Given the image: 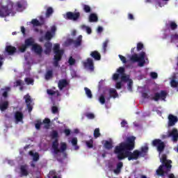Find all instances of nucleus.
<instances>
[{
	"instance_id": "nucleus-1",
	"label": "nucleus",
	"mask_w": 178,
	"mask_h": 178,
	"mask_svg": "<svg viewBox=\"0 0 178 178\" xmlns=\"http://www.w3.org/2000/svg\"><path fill=\"white\" fill-rule=\"evenodd\" d=\"M134 147H136V136H134L127 137L125 142H122L116 146L114 152L118 161H123L125 158H128V161H137L141 156V153L138 149L131 152Z\"/></svg>"
},
{
	"instance_id": "nucleus-2",
	"label": "nucleus",
	"mask_w": 178,
	"mask_h": 178,
	"mask_svg": "<svg viewBox=\"0 0 178 178\" xmlns=\"http://www.w3.org/2000/svg\"><path fill=\"white\" fill-rule=\"evenodd\" d=\"M6 5L0 6V17H8V16H15V3L10 0H6Z\"/></svg>"
},
{
	"instance_id": "nucleus-3",
	"label": "nucleus",
	"mask_w": 178,
	"mask_h": 178,
	"mask_svg": "<svg viewBox=\"0 0 178 178\" xmlns=\"http://www.w3.org/2000/svg\"><path fill=\"white\" fill-rule=\"evenodd\" d=\"M51 147L54 149V152L55 155H58V154H59V152H63L64 156H66L67 154L65 152L66 151V149L67 148V145H66L65 143H61L60 149H59V140L56 139L52 143Z\"/></svg>"
},
{
	"instance_id": "nucleus-4",
	"label": "nucleus",
	"mask_w": 178,
	"mask_h": 178,
	"mask_svg": "<svg viewBox=\"0 0 178 178\" xmlns=\"http://www.w3.org/2000/svg\"><path fill=\"white\" fill-rule=\"evenodd\" d=\"M161 165H159L158 168V173L159 171L162 172V169H167L168 170H172V161L171 160H168V156L166 154H163L161 159Z\"/></svg>"
},
{
	"instance_id": "nucleus-5",
	"label": "nucleus",
	"mask_w": 178,
	"mask_h": 178,
	"mask_svg": "<svg viewBox=\"0 0 178 178\" xmlns=\"http://www.w3.org/2000/svg\"><path fill=\"white\" fill-rule=\"evenodd\" d=\"M152 147H156V150L159 154H162L165 151L166 145L165 142L162 141L161 139H154L152 142Z\"/></svg>"
},
{
	"instance_id": "nucleus-6",
	"label": "nucleus",
	"mask_w": 178,
	"mask_h": 178,
	"mask_svg": "<svg viewBox=\"0 0 178 178\" xmlns=\"http://www.w3.org/2000/svg\"><path fill=\"white\" fill-rule=\"evenodd\" d=\"M83 42V35H80L77 37L76 40L67 39L65 42L66 45H74V48L81 47Z\"/></svg>"
},
{
	"instance_id": "nucleus-7",
	"label": "nucleus",
	"mask_w": 178,
	"mask_h": 178,
	"mask_svg": "<svg viewBox=\"0 0 178 178\" xmlns=\"http://www.w3.org/2000/svg\"><path fill=\"white\" fill-rule=\"evenodd\" d=\"M166 97H168V92L165 90H161L160 92H155L151 99L155 101V102H158L159 100L166 101Z\"/></svg>"
},
{
	"instance_id": "nucleus-8",
	"label": "nucleus",
	"mask_w": 178,
	"mask_h": 178,
	"mask_svg": "<svg viewBox=\"0 0 178 178\" xmlns=\"http://www.w3.org/2000/svg\"><path fill=\"white\" fill-rule=\"evenodd\" d=\"M42 124H44V129L48 130L49 127H51V120L49 118H45L42 122H41V120H38L37 123L35 124V127L37 130H40Z\"/></svg>"
},
{
	"instance_id": "nucleus-9",
	"label": "nucleus",
	"mask_w": 178,
	"mask_h": 178,
	"mask_svg": "<svg viewBox=\"0 0 178 178\" xmlns=\"http://www.w3.org/2000/svg\"><path fill=\"white\" fill-rule=\"evenodd\" d=\"M65 18L67 19V20L76 22V20L80 19V13L67 12Z\"/></svg>"
},
{
	"instance_id": "nucleus-10",
	"label": "nucleus",
	"mask_w": 178,
	"mask_h": 178,
	"mask_svg": "<svg viewBox=\"0 0 178 178\" xmlns=\"http://www.w3.org/2000/svg\"><path fill=\"white\" fill-rule=\"evenodd\" d=\"M17 51V49H16L15 46L7 45L5 48L4 55L7 54L9 56H11L12 55H15V54H16Z\"/></svg>"
},
{
	"instance_id": "nucleus-11",
	"label": "nucleus",
	"mask_w": 178,
	"mask_h": 178,
	"mask_svg": "<svg viewBox=\"0 0 178 178\" xmlns=\"http://www.w3.org/2000/svg\"><path fill=\"white\" fill-rule=\"evenodd\" d=\"M83 66L88 67L90 72H94V61L91 58H88L86 62L83 63Z\"/></svg>"
},
{
	"instance_id": "nucleus-12",
	"label": "nucleus",
	"mask_w": 178,
	"mask_h": 178,
	"mask_svg": "<svg viewBox=\"0 0 178 178\" xmlns=\"http://www.w3.org/2000/svg\"><path fill=\"white\" fill-rule=\"evenodd\" d=\"M178 122V118L176 115L170 114L168 115V127H172Z\"/></svg>"
},
{
	"instance_id": "nucleus-13",
	"label": "nucleus",
	"mask_w": 178,
	"mask_h": 178,
	"mask_svg": "<svg viewBox=\"0 0 178 178\" xmlns=\"http://www.w3.org/2000/svg\"><path fill=\"white\" fill-rule=\"evenodd\" d=\"M14 118L15 123H19V122H23V119H24V114H23L22 111H15L14 113Z\"/></svg>"
},
{
	"instance_id": "nucleus-14",
	"label": "nucleus",
	"mask_w": 178,
	"mask_h": 178,
	"mask_svg": "<svg viewBox=\"0 0 178 178\" xmlns=\"http://www.w3.org/2000/svg\"><path fill=\"white\" fill-rule=\"evenodd\" d=\"M24 99H25V102L26 104V108L29 111V112H31V111H33V106L31 105V97L29 95H26L24 97Z\"/></svg>"
},
{
	"instance_id": "nucleus-15",
	"label": "nucleus",
	"mask_w": 178,
	"mask_h": 178,
	"mask_svg": "<svg viewBox=\"0 0 178 178\" xmlns=\"http://www.w3.org/2000/svg\"><path fill=\"white\" fill-rule=\"evenodd\" d=\"M168 137H172V141L177 143L178 141V131L174 128L172 131L168 132Z\"/></svg>"
},
{
	"instance_id": "nucleus-16",
	"label": "nucleus",
	"mask_w": 178,
	"mask_h": 178,
	"mask_svg": "<svg viewBox=\"0 0 178 178\" xmlns=\"http://www.w3.org/2000/svg\"><path fill=\"white\" fill-rule=\"evenodd\" d=\"M69 86V81L66 79H63L58 81V87L60 91L63 90V88H66Z\"/></svg>"
},
{
	"instance_id": "nucleus-17",
	"label": "nucleus",
	"mask_w": 178,
	"mask_h": 178,
	"mask_svg": "<svg viewBox=\"0 0 178 178\" xmlns=\"http://www.w3.org/2000/svg\"><path fill=\"white\" fill-rule=\"evenodd\" d=\"M32 51H35V54L41 56L42 55V47L38 44H35L32 47Z\"/></svg>"
},
{
	"instance_id": "nucleus-18",
	"label": "nucleus",
	"mask_w": 178,
	"mask_h": 178,
	"mask_svg": "<svg viewBox=\"0 0 178 178\" xmlns=\"http://www.w3.org/2000/svg\"><path fill=\"white\" fill-rule=\"evenodd\" d=\"M118 97H119V94H118L116 89L111 88L109 90V97H106V100L111 101V98H118Z\"/></svg>"
},
{
	"instance_id": "nucleus-19",
	"label": "nucleus",
	"mask_w": 178,
	"mask_h": 178,
	"mask_svg": "<svg viewBox=\"0 0 178 178\" xmlns=\"http://www.w3.org/2000/svg\"><path fill=\"white\" fill-rule=\"evenodd\" d=\"M172 170H168V168H161V171H159L158 169L156 170V174L157 176H161L162 178H165V175L168 176V173H169Z\"/></svg>"
},
{
	"instance_id": "nucleus-20",
	"label": "nucleus",
	"mask_w": 178,
	"mask_h": 178,
	"mask_svg": "<svg viewBox=\"0 0 178 178\" xmlns=\"http://www.w3.org/2000/svg\"><path fill=\"white\" fill-rule=\"evenodd\" d=\"M44 79L47 81L54 79V70H47L44 74Z\"/></svg>"
},
{
	"instance_id": "nucleus-21",
	"label": "nucleus",
	"mask_w": 178,
	"mask_h": 178,
	"mask_svg": "<svg viewBox=\"0 0 178 178\" xmlns=\"http://www.w3.org/2000/svg\"><path fill=\"white\" fill-rule=\"evenodd\" d=\"M138 66L140 67H143L144 65H145V52L142 51L140 54V60L138 61Z\"/></svg>"
},
{
	"instance_id": "nucleus-22",
	"label": "nucleus",
	"mask_w": 178,
	"mask_h": 178,
	"mask_svg": "<svg viewBox=\"0 0 178 178\" xmlns=\"http://www.w3.org/2000/svg\"><path fill=\"white\" fill-rule=\"evenodd\" d=\"M29 166L27 165H22L20 166L21 176H29Z\"/></svg>"
},
{
	"instance_id": "nucleus-23",
	"label": "nucleus",
	"mask_w": 178,
	"mask_h": 178,
	"mask_svg": "<svg viewBox=\"0 0 178 178\" xmlns=\"http://www.w3.org/2000/svg\"><path fill=\"white\" fill-rule=\"evenodd\" d=\"M9 108V102L8 101H4L0 102V111L1 112H5L6 109Z\"/></svg>"
},
{
	"instance_id": "nucleus-24",
	"label": "nucleus",
	"mask_w": 178,
	"mask_h": 178,
	"mask_svg": "<svg viewBox=\"0 0 178 178\" xmlns=\"http://www.w3.org/2000/svg\"><path fill=\"white\" fill-rule=\"evenodd\" d=\"M35 44V41L34 40V38H29L25 40L24 44L29 48V47H33V45Z\"/></svg>"
},
{
	"instance_id": "nucleus-25",
	"label": "nucleus",
	"mask_w": 178,
	"mask_h": 178,
	"mask_svg": "<svg viewBox=\"0 0 178 178\" xmlns=\"http://www.w3.org/2000/svg\"><path fill=\"white\" fill-rule=\"evenodd\" d=\"M166 29H171L172 30H176L177 29V24L173 21H169L165 24Z\"/></svg>"
},
{
	"instance_id": "nucleus-26",
	"label": "nucleus",
	"mask_w": 178,
	"mask_h": 178,
	"mask_svg": "<svg viewBox=\"0 0 178 178\" xmlns=\"http://www.w3.org/2000/svg\"><path fill=\"white\" fill-rule=\"evenodd\" d=\"M90 56L95 60H101V54H99V52L97 51H93L90 52Z\"/></svg>"
},
{
	"instance_id": "nucleus-27",
	"label": "nucleus",
	"mask_w": 178,
	"mask_h": 178,
	"mask_svg": "<svg viewBox=\"0 0 178 178\" xmlns=\"http://www.w3.org/2000/svg\"><path fill=\"white\" fill-rule=\"evenodd\" d=\"M123 168V162L120 161L117 163V168L113 170L115 175H119L120 173L122 168Z\"/></svg>"
},
{
	"instance_id": "nucleus-28",
	"label": "nucleus",
	"mask_w": 178,
	"mask_h": 178,
	"mask_svg": "<svg viewBox=\"0 0 178 178\" xmlns=\"http://www.w3.org/2000/svg\"><path fill=\"white\" fill-rule=\"evenodd\" d=\"M29 154L31 156H33V160L34 161V162H37L38 161L40 160V154H38V152L34 153V152L30 151L29 152Z\"/></svg>"
},
{
	"instance_id": "nucleus-29",
	"label": "nucleus",
	"mask_w": 178,
	"mask_h": 178,
	"mask_svg": "<svg viewBox=\"0 0 178 178\" xmlns=\"http://www.w3.org/2000/svg\"><path fill=\"white\" fill-rule=\"evenodd\" d=\"M47 93L48 94V95H50L51 97H54V95H56V97H59V95H60L59 90L55 91L51 89H47Z\"/></svg>"
},
{
	"instance_id": "nucleus-30",
	"label": "nucleus",
	"mask_w": 178,
	"mask_h": 178,
	"mask_svg": "<svg viewBox=\"0 0 178 178\" xmlns=\"http://www.w3.org/2000/svg\"><path fill=\"white\" fill-rule=\"evenodd\" d=\"M44 47L46 48L44 53L46 54H49V52H51L52 49V43H51L50 42H47L44 43Z\"/></svg>"
},
{
	"instance_id": "nucleus-31",
	"label": "nucleus",
	"mask_w": 178,
	"mask_h": 178,
	"mask_svg": "<svg viewBox=\"0 0 178 178\" xmlns=\"http://www.w3.org/2000/svg\"><path fill=\"white\" fill-rule=\"evenodd\" d=\"M89 22L90 23H94L98 22V16L95 13H91L89 16Z\"/></svg>"
},
{
	"instance_id": "nucleus-32",
	"label": "nucleus",
	"mask_w": 178,
	"mask_h": 178,
	"mask_svg": "<svg viewBox=\"0 0 178 178\" xmlns=\"http://www.w3.org/2000/svg\"><path fill=\"white\" fill-rule=\"evenodd\" d=\"M130 60L134 63H136V62H138V60H140V54H139V56H138V54H133L132 56H130Z\"/></svg>"
},
{
	"instance_id": "nucleus-33",
	"label": "nucleus",
	"mask_w": 178,
	"mask_h": 178,
	"mask_svg": "<svg viewBox=\"0 0 178 178\" xmlns=\"http://www.w3.org/2000/svg\"><path fill=\"white\" fill-rule=\"evenodd\" d=\"M50 137H51V138H52V140H58V138L59 137V134L58 133V131L53 130L50 133Z\"/></svg>"
},
{
	"instance_id": "nucleus-34",
	"label": "nucleus",
	"mask_w": 178,
	"mask_h": 178,
	"mask_svg": "<svg viewBox=\"0 0 178 178\" xmlns=\"http://www.w3.org/2000/svg\"><path fill=\"white\" fill-rule=\"evenodd\" d=\"M149 147L145 145L141 147L140 153V156H145V154L147 152H148Z\"/></svg>"
},
{
	"instance_id": "nucleus-35",
	"label": "nucleus",
	"mask_w": 178,
	"mask_h": 178,
	"mask_svg": "<svg viewBox=\"0 0 178 178\" xmlns=\"http://www.w3.org/2000/svg\"><path fill=\"white\" fill-rule=\"evenodd\" d=\"M54 59L62 60V56H63V51H57L54 52Z\"/></svg>"
},
{
	"instance_id": "nucleus-36",
	"label": "nucleus",
	"mask_w": 178,
	"mask_h": 178,
	"mask_svg": "<svg viewBox=\"0 0 178 178\" xmlns=\"http://www.w3.org/2000/svg\"><path fill=\"white\" fill-rule=\"evenodd\" d=\"M53 37H54V35L52 34V33H51V31H48L46 32V33L44 35V40H46V41H51V40H52Z\"/></svg>"
},
{
	"instance_id": "nucleus-37",
	"label": "nucleus",
	"mask_w": 178,
	"mask_h": 178,
	"mask_svg": "<svg viewBox=\"0 0 178 178\" xmlns=\"http://www.w3.org/2000/svg\"><path fill=\"white\" fill-rule=\"evenodd\" d=\"M73 147H74L75 151H77L79 149V147L77 145V138H73L71 141Z\"/></svg>"
},
{
	"instance_id": "nucleus-38",
	"label": "nucleus",
	"mask_w": 178,
	"mask_h": 178,
	"mask_svg": "<svg viewBox=\"0 0 178 178\" xmlns=\"http://www.w3.org/2000/svg\"><path fill=\"white\" fill-rule=\"evenodd\" d=\"M24 81H25V83H26V84L28 86H30V84L31 86L34 85V79H33L31 78L26 77V78L24 79Z\"/></svg>"
},
{
	"instance_id": "nucleus-39",
	"label": "nucleus",
	"mask_w": 178,
	"mask_h": 178,
	"mask_svg": "<svg viewBox=\"0 0 178 178\" xmlns=\"http://www.w3.org/2000/svg\"><path fill=\"white\" fill-rule=\"evenodd\" d=\"M54 13V8L49 7L46 10V17H49Z\"/></svg>"
},
{
	"instance_id": "nucleus-40",
	"label": "nucleus",
	"mask_w": 178,
	"mask_h": 178,
	"mask_svg": "<svg viewBox=\"0 0 178 178\" xmlns=\"http://www.w3.org/2000/svg\"><path fill=\"white\" fill-rule=\"evenodd\" d=\"M1 91H3L2 95L4 98L8 97V92L10 91V88L9 87H6L5 89H1Z\"/></svg>"
},
{
	"instance_id": "nucleus-41",
	"label": "nucleus",
	"mask_w": 178,
	"mask_h": 178,
	"mask_svg": "<svg viewBox=\"0 0 178 178\" xmlns=\"http://www.w3.org/2000/svg\"><path fill=\"white\" fill-rule=\"evenodd\" d=\"M85 92L88 97V98H92V92H91V90L88 88H84Z\"/></svg>"
},
{
	"instance_id": "nucleus-42",
	"label": "nucleus",
	"mask_w": 178,
	"mask_h": 178,
	"mask_svg": "<svg viewBox=\"0 0 178 178\" xmlns=\"http://www.w3.org/2000/svg\"><path fill=\"white\" fill-rule=\"evenodd\" d=\"M104 147L106 149H112L113 146L112 145V142L106 140V142L104 143Z\"/></svg>"
},
{
	"instance_id": "nucleus-43",
	"label": "nucleus",
	"mask_w": 178,
	"mask_h": 178,
	"mask_svg": "<svg viewBox=\"0 0 178 178\" xmlns=\"http://www.w3.org/2000/svg\"><path fill=\"white\" fill-rule=\"evenodd\" d=\"M81 27L82 30H86L88 34H91V33H92V31L91 30V28H90V26H87L86 25H81Z\"/></svg>"
},
{
	"instance_id": "nucleus-44",
	"label": "nucleus",
	"mask_w": 178,
	"mask_h": 178,
	"mask_svg": "<svg viewBox=\"0 0 178 178\" xmlns=\"http://www.w3.org/2000/svg\"><path fill=\"white\" fill-rule=\"evenodd\" d=\"M93 136L95 138H98V137H101V133L99 132V128H96L94 130Z\"/></svg>"
},
{
	"instance_id": "nucleus-45",
	"label": "nucleus",
	"mask_w": 178,
	"mask_h": 178,
	"mask_svg": "<svg viewBox=\"0 0 178 178\" xmlns=\"http://www.w3.org/2000/svg\"><path fill=\"white\" fill-rule=\"evenodd\" d=\"M86 144L88 148H92L94 147V140L90 139V140H87Z\"/></svg>"
},
{
	"instance_id": "nucleus-46",
	"label": "nucleus",
	"mask_w": 178,
	"mask_h": 178,
	"mask_svg": "<svg viewBox=\"0 0 178 178\" xmlns=\"http://www.w3.org/2000/svg\"><path fill=\"white\" fill-rule=\"evenodd\" d=\"M83 10L86 13H90L91 12V7L87 4H83Z\"/></svg>"
},
{
	"instance_id": "nucleus-47",
	"label": "nucleus",
	"mask_w": 178,
	"mask_h": 178,
	"mask_svg": "<svg viewBox=\"0 0 178 178\" xmlns=\"http://www.w3.org/2000/svg\"><path fill=\"white\" fill-rule=\"evenodd\" d=\"M68 63L70 66L76 65V59H74L72 56H70L68 60Z\"/></svg>"
},
{
	"instance_id": "nucleus-48",
	"label": "nucleus",
	"mask_w": 178,
	"mask_h": 178,
	"mask_svg": "<svg viewBox=\"0 0 178 178\" xmlns=\"http://www.w3.org/2000/svg\"><path fill=\"white\" fill-rule=\"evenodd\" d=\"M31 23L33 26H41V23L40 22V21H38V19H33L31 21Z\"/></svg>"
},
{
	"instance_id": "nucleus-49",
	"label": "nucleus",
	"mask_w": 178,
	"mask_h": 178,
	"mask_svg": "<svg viewBox=\"0 0 178 178\" xmlns=\"http://www.w3.org/2000/svg\"><path fill=\"white\" fill-rule=\"evenodd\" d=\"M59 48H60L59 44H56L54 47V52H63V50H60Z\"/></svg>"
},
{
	"instance_id": "nucleus-50",
	"label": "nucleus",
	"mask_w": 178,
	"mask_h": 178,
	"mask_svg": "<svg viewBox=\"0 0 178 178\" xmlns=\"http://www.w3.org/2000/svg\"><path fill=\"white\" fill-rule=\"evenodd\" d=\"M85 116H86L88 119L92 120L95 119V115L92 113H85Z\"/></svg>"
},
{
	"instance_id": "nucleus-51",
	"label": "nucleus",
	"mask_w": 178,
	"mask_h": 178,
	"mask_svg": "<svg viewBox=\"0 0 178 178\" xmlns=\"http://www.w3.org/2000/svg\"><path fill=\"white\" fill-rule=\"evenodd\" d=\"M127 89L129 90V91H133V80H129Z\"/></svg>"
},
{
	"instance_id": "nucleus-52",
	"label": "nucleus",
	"mask_w": 178,
	"mask_h": 178,
	"mask_svg": "<svg viewBox=\"0 0 178 178\" xmlns=\"http://www.w3.org/2000/svg\"><path fill=\"white\" fill-rule=\"evenodd\" d=\"M24 85V83L20 79L17 80L15 82V85H14V87H20Z\"/></svg>"
},
{
	"instance_id": "nucleus-53",
	"label": "nucleus",
	"mask_w": 178,
	"mask_h": 178,
	"mask_svg": "<svg viewBox=\"0 0 178 178\" xmlns=\"http://www.w3.org/2000/svg\"><path fill=\"white\" fill-rule=\"evenodd\" d=\"M144 48V44L142 42H138L137 44L136 49L138 51H142Z\"/></svg>"
},
{
	"instance_id": "nucleus-54",
	"label": "nucleus",
	"mask_w": 178,
	"mask_h": 178,
	"mask_svg": "<svg viewBox=\"0 0 178 178\" xmlns=\"http://www.w3.org/2000/svg\"><path fill=\"white\" fill-rule=\"evenodd\" d=\"M99 101L102 105H104L105 104V95H101L99 97Z\"/></svg>"
},
{
	"instance_id": "nucleus-55",
	"label": "nucleus",
	"mask_w": 178,
	"mask_h": 178,
	"mask_svg": "<svg viewBox=\"0 0 178 178\" xmlns=\"http://www.w3.org/2000/svg\"><path fill=\"white\" fill-rule=\"evenodd\" d=\"M118 73H120V74H122V76L123 74H124V67H120L118 70H117Z\"/></svg>"
},
{
	"instance_id": "nucleus-56",
	"label": "nucleus",
	"mask_w": 178,
	"mask_h": 178,
	"mask_svg": "<svg viewBox=\"0 0 178 178\" xmlns=\"http://www.w3.org/2000/svg\"><path fill=\"white\" fill-rule=\"evenodd\" d=\"M54 62H53V65L54 66V67H59V62H60V60H56V59H54Z\"/></svg>"
},
{
	"instance_id": "nucleus-57",
	"label": "nucleus",
	"mask_w": 178,
	"mask_h": 178,
	"mask_svg": "<svg viewBox=\"0 0 178 178\" xmlns=\"http://www.w3.org/2000/svg\"><path fill=\"white\" fill-rule=\"evenodd\" d=\"M177 86H178V81L175 79H172L171 81V87L176 88Z\"/></svg>"
},
{
	"instance_id": "nucleus-58",
	"label": "nucleus",
	"mask_w": 178,
	"mask_h": 178,
	"mask_svg": "<svg viewBox=\"0 0 178 178\" xmlns=\"http://www.w3.org/2000/svg\"><path fill=\"white\" fill-rule=\"evenodd\" d=\"M23 3H22V1H18L16 3V6H17V10H19V9H22L23 8Z\"/></svg>"
},
{
	"instance_id": "nucleus-59",
	"label": "nucleus",
	"mask_w": 178,
	"mask_h": 178,
	"mask_svg": "<svg viewBox=\"0 0 178 178\" xmlns=\"http://www.w3.org/2000/svg\"><path fill=\"white\" fill-rule=\"evenodd\" d=\"M104 80H101L99 82V84H98V89H99V91H101V90H102V87H104Z\"/></svg>"
},
{
	"instance_id": "nucleus-60",
	"label": "nucleus",
	"mask_w": 178,
	"mask_h": 178,
	"mask_svg": "<svg viewBox=\"0 0 178 178\" xmlns=\"http://www.w3.org/2000/svg\"><path fill=\"white\" fill-rule=\"evenodd\" d=\"M108 41L106 40L103 43V50L104 52H106V48H108Z\"/></svg>"
},
{
	"instance_id": "nucleus-61",
	"label": "nucleus",
	"mask_w": 178,
	"mask_h": 178,
	"mask_svg": "<svg viewBox=\"0 0 178 178\" xmlns=\"http://www.w3.org/2000/svg\"><path fill=\"white\" fill-rule=\"evenodd\" d=\"M177 40H178V34L177 33L171 35V41H176Z\"/></svg>"
},
{
	"instance_id": "nucleus-62",
	"label": "nucleus",
	"mask_w": 178,
	"mask_h": 178,
	"mask_svg": "<svg viewBox=\"0 0 178 178\" xmlns=\"http://www.w3.org/2000/svg\"><path fill=\"white\" fill-rule=\"evenodd\" d=\"M27 47L24 44L21 46L20 49H19V51L20 52H26V49H27Z\"/></svg>"
},
{
	"instance_id": "nucleus-63",
	"label": "nucleus",
	"mask_w": 178,
	"mask_h": 178,
	"mask_svg": "<svg viewBox=\"0 0 178 178\" xmlns=\"http://www.w3.org/2000/svg\"><path fill=\"white\" fill-rule=\"evenodd\" d=\"M150 76L152 77V79H158V73L156 72H151L150 73Z\"/></svg>"
},
{
	"instance_id": "nucleus-64",
	"label": "nucleus",
	"mask_w": 178,
	"mask_h": 178,
	"mask_svg": "<svg viewBox=\"0 0 178 178\" xmlns=\"http://www.w3.org/2000/svg\"><path fill=\"white\" fill-rule=\"evenodd\" d=\"M121 127H129V126L127 125V121H126L125 120H123L121 122Z\"/></svg>"
}]
</instances>
